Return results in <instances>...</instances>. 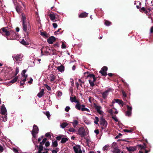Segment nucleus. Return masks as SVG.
<instances>
[{
	"label": "nucleus",
	"instance_id": "bb28decb",
	"mask_svg": "<svg viewBox=\"0 0 153 153\" xmlns=\"http://www.w3.org/2000/svg\"><path fill=\"white\" fill-rule=\"evenodd\" d=\"M99 121V119L97 117H95L94 119V123L95 124L98 125V122Z\"/></svg>",
	"mask_w": 153,
	"mask_h": 153
},
{
	"label": "nucleus",
	"instance_id": "864d4df0",
	"mask_svg": "<svg viewBox=\"0 0 153 153\" xmlns=\"http://www.w3.org/2000/svg\"><path fill=\"white\" fill-rule=\"evenodd\" d=\"M53 46L55 48L58 47L59 46V44L58 42H57L56 44H54L53 45Z\"/></svg>",
	"mask_w": 153,
	"mask_h": 153
},
{
	"label": "nucleus",
	"instance_id": "b1692460",
	"mask_svg": "<svg viewBox=\"0 0 153 153\" xmlns=\"http://www.w3.org/2000/svg\"><path fill=\"white\" fill-rule=\"evenodd\" d=\"M64 136L62 134H59L57 137H56V140H61L62 137H64Z\"/></svg>",
	"mask_w": 153,
	"mask_h": 153
},
{
	"label": "nucleus",
	"instance_id": "4c0bfd02",
	"mask_svg": "<svg viewBox=\"0 0 153 153\" xmlns=\"http://www.w3.org/2000/svg\"><path fill=\"white\" fill-rule=\"evenodd\" d=\"M88 81H89V83L90 84V85L91 86L93 87L94 86L95 84H94V82L92 81L90 79Z\"/></svg>",
	"mask_w": 153,
	"mask_h": 153
},
{
	"label": "nucleus",
	"instance_id": "a211bd4d",
	"mask_svg": "<svg viewBox=\"0 0 153 153\" xmlns=\"http://www.w3.org/2000/svg\"><path fill=\"white\" fill-rule=\"evenodd\" d=\"M49 78L51 82L53 81L55 79V77L54 76V73L52 74H50Z\"/></svg>",
	"mask_w": 153,
	"mask_h": 153
},
{
	"label": "nucleus",
	"instance_id": "bf43d9fd",
	"mask_svg": "<svg viewBox=\"0 0 153 153\" xmlns=\"http://www.w3.org/2000/svg\"><path fill=\"white\" fill-rule=\"evenodd\" d=\"M62 95V92L61 91H58V95L59 96H60Z\"/></svg>",
	"mask_w": 153,
	"mask_h": 153
},
{
	"label": "nucleus",
	"instance_id": "473e14b6",
	"mask_svg": "<svg viewBox=\"0 0 153 153\" xmlns=\"http://www.w3.org/2000/svg\"><path fill=\"white\" fill-rule=\"evenodd\" d=\"M122 93L123 96V99L124 100L126 99V97L127 96L125 92L124 91H122Z\"/></svg>",
	"mask_w": 153,
	"mask_h": 153
},
{
	"label": "nucleus",
	"instance_id": "774afa93",
	"mask_svg": "<svg viewBox=\"0 0 153 153\" xmlns=\"http://www.w3.org/2000/svg\"><path fill=\"white\" fill-rule=\"evenodd\" d=\"M150 31V33H153V26L151 27Z\"/></svg>",
	"mask_w": 153,
	"mask_h": 153
},
{
	"label": "nucleus",
	"instance_id": "09e8293b",
	"mask_svg": "<svg viewBox=\"0 0 153 153\" xmlns=\"http://www.w3.org/2000/svg\"><path fill=\"white\" fill-rule=\"evenodd\" d=\"M109 113L111 115H113V111L111 109H110L108 111Z\"/></svg>",
	"mask_w": 153,
	"mask_h": 153
},
{
	"label": "nucleus",
	"instance_id": "a878e982",
	"mask_svg": "<svg viewBox=\"0 0 153 153\" xmlns=\"http://www.w3.org/2000/svg\"><path fill=\"white\" fill-rule=\"evenodd\" d=\"M75 108L77 110H80L81 109V104L76 103L75 105Z\"/></svg>",
	"mask_w": 153,
	"mask_h": 153
},
{
	"label": "nucleus",
	"instance_id": "5701e85b",
	"mask_svg": "<svg viewBox=\"0 0 153 153\" xmlns=\"http://www.w3.org/2000/svg\"><path fill=\"white\" fill-rule=\"evenodd\" d=\"M22 23H26V17L25 14L22 13Z\"/></svg>",
	"mask_w": 153,
	"mask_h": 153
},
{
	"label": "nucleus",
	"instance_id": "79ce46f5",
	"mask_svg": "<svg viewBox=\"0 0 153 153\" xmlns=\"http://www.w3.org/2000/svg\"><path fill=\"white\" fill-rule=\"evenodd\" d=\"M126 107L128 109L127 111H131L132 108L131 106H130L128 105H127L126 106Z\"/></svg>",
	"mask_w": 153,
	"mask_h": 153
},
{
	"label": "nucleus",
	"instance_id": "e2e57ef3",
	"mask_svg": "<svg viewBox=\"0 0 153 153\" xmlns=\"http://www.w3.org/2000/svg\"><path fill=\"white\" fill-rule=\"evenodd\" d=\"M97 77H95V76H94V77L93 79V82H95L96 81V80L97 79Z\"/></svg>",
	"mask_w": 153,
	"mask_h": 153
},
{
	"label": "nucleus",
	"instance_id": "a18cd8bd",
	"mask_svg": "<svg viewBox=\"0 0 153 153\" xmlns=\"http://www.w3.org/2000/svg\"><path fill=\"white\" fill-rule=\"evenodd\" d=\"M68 131L70 132H74L75 131V129L74 128H70L68 129Z\"/></svg>",
	"mask_w": 153,
	"mask_h": 153
},
{
	"label": "nucleus",
	"instance_id": "f257e3e1",
	"mask_svg": "<svg viewBox=\"0 0 153 153\" xmlns=\"http://www.w3.org/2000/svg\"><path fill=\"white\" fill-rule=\"evenodd\" d=\"M146 147V146L145 143H143V145L139 144L135 146H129V147H127L126 149L128 151L131 153L137 150V149H144Z\"/></svg>",
	"mask_w": 153,
	"mask_h": 153
},
{
	"label": "nucleus",
	"instance_id": "a19ab883",
	"mask_svg": "<svg viewBox=\"0 0 153 153\" xmlns=\"http://www.w3.org/2000/svg\"><path fill=\"white\" fill-rule=\"evenodd\" d=\"M94 76H95V75L94 74H89L87 75V77H89L91 78H93L94 77Z\"/></svg>",
	"mask_w": 153,
	"mask_h": 153
},
{
	"label": "nucleus",
	"instance_id": "e433bc0d",
	"mask_svg": "<svg viewBox=\"0 0 153 153\" xmlns=\"http://www.w3.org/2000/svg\"><path fill=\"white\" fill-rule=\"evenodd\" d=\"M114 153H119L120 152V150L119 149L115 148L114 149Z\"/></svg>",
	"mask_w": 153,
	"mask_h": 153
},
{
	"label": "nucleus",
	"instance_id": "f3484780",
	"mask_svg": "<svg viewBox=\"0 0 153 153\" xmlns=\"http://www.w3.org/2000/svg\"><path fill=\"white\" fill-rule=\"evenodd\" d=\"M40 34L43 37L45 38H47L48 37V34L46 32L43 31L40 32Z\"/></svg>",
	"mask_w": 153,
	"mask_h": 153
},
{
	"label": "nucleus",
	"instance_id": "393cba45",
	"mask_svg": "<svg viewBox=\"0 0 153 153\" xmlns=\"http://www.w3.org/2000/svg\"><path fill=\"white\" fill-rule=\"evenodd\" d=\"M68 125V124L67 123L64 122L61 124L60 126L62 128H64L66 127Z\"/></svg>",
	"mask_w": 153,
	"mask_h": 153
},
{
	"label": "nucleus",
	"instance_id": "6ab92c4d",
	"mask_svg": "<svg viewBox=\"0 0 153 153\" xmlns=\"http://www.w3.org/2000/svg\"><path fill=\"white\" fill-rule=\"evenodd\" d=\"M114 100L116 102L118 103L119 104H121L122 106H123L124 103L122 100H119V99H114Z\"/></svg>",
	"mask_w": 153,
	"mask_h": 153
},
{
	"label": "nucleus",
	"instance_id": "cd10ccee",
	"mask_svg": "<svg viewBox=\"0 0 153 153\" xmlns=\"http://www.w3.org/2000/svg\"><path fill=\"white\" fill-rule=\"evenodd\" d=\"M52 146L54 147H56L58 146L57 142L56 140L55 141L52 143Z\"/></svg>",
	"mask_w": 153,
	"mask_h": 153
},
{
	"label": "nucleus",
	"instance_id": "49530a36",
	"mask_svg": "<svg viewBox=\"0 0 153 153\" xmlns=\"http://www.w3.org/2000/svg\"><path fill=\"white\" fill-rule=\"evenodd\" d=\"M70 109V108L69 106H67L65 108V111H66L68 112L69 111Z\"/></svg>",
	"mask_w": 153,
	"mask_h": 153
},
{
	"label": "nucleus",
	"instance_id": "58836bf2",
	"mask_svg": "<svg viewBox=\"0 0 153 153\" xmlns=\"http://www.w3.org/2000/svg\"><path fill=\"white\" fill-rule=\"evenodd\" d=\"M131 111H127L126 113V115L128 116H130L131 115Z\"/></svg>",
	"mask_w": 153,
	"mask_h": 153
},
{
	"label": "nucleus",
	"instance_id": "dca6fc26",
	"mask_svg": "<svg viewBox=\"0 0 153 153\" xmlns=\"http://www.w3.org/2000/svg\"><path fill=\"white\" fill-rule=\"evenodd\" d=\"M49 16L50 17V19L53 21L54 22L56 19L55 14L53 13H50Z\"/></svg>",
	"mask_w": 153,
	"mask_h": 153
},
{
	"label": "nucleus",
	"instance_id": "9b49d317",
	"mask_svg": "<svg viewBox=\"0 0 153 153\" xmlns=\"http://www.w3.org/2000/svg\"><path fill=\"white\" fill-rule=\"evenodd\" d=\"M94 107L96 110L97 112L100 114H102V111L100 110L101 107L100 106H98L97 105H94Z\"/></svg>",
	"mask_w": 153,
	"mask_h": 153
},
{
	"label": "nucleus",
	"instance_id": "0e129e2a",
	"mask_svg": "<svg viewBox=\"0 0 153 153\" xmlns=\"http://www.w3.org/2000/svg\"><path fill=\"white\" fill-rule=\"evenodd\" d=\"M107 75H108L110 77H112L114 75V74L111 73H109L108 74H107Z\"/></svg>",
	"mask_w": 153,
	"mask_h": 153
},
{
	"label": "nucleus",
	"instance_id": "8fccbe9b",
	"mask_svg": "<svg viewBox=\"0 0 153 153\" xmlns=\"http://www.w3.org/2000/svg\"><path fill=\"white\" fill-rule=\"evenodd\" d=\"M108 149V146H105L103 148V150L104 151L107 150Z\"/></svg>",
	"mask_w": 153,
	"mask_h": 153
},
{
	"label": "nucleus",
	"instance_id": "3c124183",
	"mask_svg": "<svg viewBox=\"0 0 153 153\" xmlns=\"http://www.w3.org/2000/svg\"><path fill=\"white\" fill-rule=\"evenodd\" d=\"M26 72V70H24L22 71V73L21 74L22 75H24L25 74V73Z\"/></svg>",
	"mask_w": 153,
	"mask_h": 153
},
{
	"label": "nucleus",
	"instance_id": "5fc2aeb1",
	"mask_svg": "<svg viewBox=\"0 0 153 153\" xmlns=\"http://www.w3.org/2000/svg\"><path fill=\"white\" fill-rule=\"evenodd\" d=\"M66 47V46L65 44L63 42H62V48H65Z\"/></svg>",
	"mask_w": 153,
	"mask_h": 153
},
{
	"label": "nucleus",
	"instance_id": "423d86ee",
	"mask_svg": "<svg viewBox=\"0 0 153 153\" xmlns=\"http://www.w3.org/2000/svg\"><path fill=\"white\" fill-rule=\"evenodd\" d=\"M78 134L81 136V137H85L86 134L84 128L82 127L80 128L78 130Z\"/></svg>",
	"mask_w": 153,
	"mask_h": 153
},
{
	"label": "nucleus",
	"instance_id": "2f4dec72",
	"mask_svg": "<svg viewBox=\"0 0 153 153\" xmlns=\"http://www.w3.org/2000/svg\"><path fill=\"white\" fill-rule=\"evenodd\" d=\"M104 24L106 26H109L111 24V22L105 20Z\"/></svg>",
	"mask_w": 153,
	"mask_h": 153
},
{
	"label": "nucleus",
	"instance_id": "20e7f679",
	"mask_svg": "<svg viewBox=\"0 0 153 153\" xmlns=\"http://www.w3.org/2000/svg\"><path fill=\"white\" fill-rule=\"evenodd\" d=\"M22 23L23 30L27 34L30 29V26L29 23L27 24L26 22Z\"/></svg>",
	"mask_w": 153,
	"mask_h": 153
},
{
	"label": "nucleus",
	"instance_id": "69168bd1",
	"mask_svg": "<svg viewBox=\"0 0 153 153\" xmlns=\"http://www.w3.org/2000/svg\"><path fill=\"white\" fill-rule=\"evenodd\" d=\"M33 81V80L32 79V78H31L30 80L28 82V83H32Z\"/></svg>",
	"mask_w": 153,
	"mask_h": 153
},
{
	"label": "nucleus",
	"instance_id": "c9c22d12",
	"mask_svg": "<svg viewBox=\"0 0 153 153\" xmlns=\"http://www.w3.org/2000/svg\"><path fill=\"white\" fill-rule=\"evenodd\" d=\"M133 131V129L132 128H131L130 130L128 129H125L123 130V131L125 132H129L130 133H131V132Z\"/></svg>",
	"mask_w": 153,
	"mask_h": 153
},
{
	"label": "nucleus",
	"instance_id": "603ef678",
	"mask_svg": "<svg viewBox=\"0 0 153 153\" xmlns=\"http://www.w3.org/2000/svg\"><path fill=\"white\" fill-rule=\"evenodd\" d=\"M21 43L24 45H27V43L24 40V39H23L22 41H21Z\"/></svg>",
	"mask_w": 153,
	"mask_h": 153
},
{
	"label": "nucleus",
	"instance_id": "f704fd0d",
	"mask_svg": "<svg viewBox=\"0 0 153 153\" xmlns=\"http://www.w3.org/2000/svg\"><path fill=\"white\" fill-rule=\"evenodd\" d=\"M78 122L77 120H74L73 122L72 123V124L73 126L75 127L78 124Z\"/></svg>",
	"mask_w": 153,
	"mask_h": 153
},
{
	"label": "nucleus",
	"instance_id": "de8ad7c7",
	"mask_svg": "<svg viewBox=\"0 0 153 153\" xmlns=\"http://www.w3.org/2000/svg\"><path fill=\"white\" fill-rule=\"evenodd\" d=\"M112 118L114 119L115 121L118 122V120L117 119V117L115 116H112Z\"/></svg>",
	"mask_w": 153,
	"mask_h": 153
},
{
	"label": "nucleus",
	"instance_id": "9d476101",
	"mask_svg": "<svg viewBox=\"0 0 153 153\" xmlns=\"http://www.w3.org/2000/svg\"><path fill=\"white\" fill-rule=\"evenodd\" d=\"M12 57L13 59L15 58L16 61H19L22 60V59L23 57V56L21 54H18L16 55V56H15L14 57L13 56Z\"/></svg>",
	"mask_w": 153,
	"mask_h": 153
},
{
	"label": "nucleus",
	"instance_id": "680f3d73",
	"mask_svg": "<svg viewBox=\"0 0 153 153\" xmlns=\"http://www.w3.org/2000/svg\"><path fill=\"white\" fill-rule=\"evenodd\" d=\"M3 151V148L2 146H0V152H2Z\"/></svg>",
	"mask_w": 153,
	"mask_h": 153
},
{
	"label": "nucleus",
	"instance_id": "13d9d810",
	"mask_svg": "<svg viewBox=\"0 0 153 153\" xmlns=\"http://www.w3.org/2000/svg\"><path fill=\"white\" fill-rule=\"evenodd\" d=\"M53 25L54 28H56L57 26V24L55 23H53Z\"/></svg>",
	"mask_w": 153,
	"mask_h": 153
},
{
	"label": "nucleus",
	"instance_id": "6e6d98bb",
	"mask_svg": "<svg viewBox=\"0 0 153 153\" xmlns=\"http://www.w3.org/2000/svg\"><path fill=\"white\" fill-rule=\"evenodd\" d=\"M43 136H42L40 137H39L38 138V142H40L42 139H43Z\"/></svg>",
	"mask_w": 153,
	"mask_h": 153
},
{
	"label": "nucleus",
	"instance_id": "aec40b11",
	"mask_svg": "<svg viewBox=\"0 0 153 153\" xmlns=\"http://www.w3.org/2000/svg\"><path fill=\"white\" fill-rule=\"evenodd\" d=\"M57 69L59 71L62 72L64 70V67L63 65H62L58 67Z\"/></svg>",
	"mask_w": 153,
	"mask_h": 153
},
{
	"label": "nucleus",
	"instance_id": "0eeeda50",
	"mask_svg": "<svg viewBox=\"0 0 153 153\" xmlns=\"http://www.w3.org/2000/svg\"><path fill=\"white\" fill-rule=\"evenodd\" d=\"M108 69V68L106 66H103L101 70L99 71V73L101 74L102 76H106L107 75L106 71Z\"/></svg>",
	"mask_w": 153,
	"mask_h": 153
},
{
	"label": "nucleus",
	"instance_id": "6e6552de",
	"mask_svg": "<svg viewBox=\"0 0 153 153\" xmlns=\"http://www.w3.org/2000/svg\"><path fill=\"white\" fill-rule=\"evenodd\" d=\"M111 91V89L108 88V90L105 91L102 93H101V94H102V97L104 99H107V96L108 95L109 92Z\"/></svg>",
	"mask_w": 153,
	"mask_h": 153
},
{
	"label": "nucleus",
	"instance_id": "37998d69",
	"mask_svg": "<svg viewBox=\"0 0 153 153\" xmlns=\"http://www.w3.org/2000/svg\"><path fill=\"white\" fill-rule=\"evenodd\" d=\"M19 67H17L16 68V74H15V76H16L18 74L19 72Z\"/></svg>",
	"mask_w": 153,
	"mask_h": 153
},
{
	"label": "nucleus",
	"instance_id": "c03bdc74",
	"mask_svg": "<svg viewBox=\"0 0 153 153\" xmlns=\"http://www.w3.org/2000/svg\"><path fill=\"white\" fill-rule=\"evenodd\" d=\"M146 146V147L144 149H141V150H145V153H148V152H149L150 151V150L149 149V150H147L146 149V143H144Z\"/></svg>",
	"mask_w": 153,
	"mask_h": 153
},
{
	"label": "nucleus",
	"instance_id": "2eb2a0df",
	"mask_svg": "<svg viewBox=\"0 0 153 153\" xmlns=\"http://www.w3.org/2000/svg\"><path fill=\"white\" fill-rule=\"evenodd\" d=\"M16 10L19 13L21 12V11L24 9L21 6L18 5L16 8Z\"/></svg>",
	"mask_w": 153,
	"mask_h": 153
},
{
	"label": "nucleus",
	"instance_id": "4d7b16f0",
	"mask_svg": "<svg viewBox=\"0 0 153 153\" xmlns=\"http://www.w3.org/2000/svg\"><path fill=\"white\" fill-rule=\"evenodd\" d=\"M94 132L96 134V135H98L99 133L98 129L95 130H94Z\"/></svg>",
	"mask_w": 153,
	"mask_h": 153
},
{
	"label": "nucleus",
	"instance_id": "ea45409f",
	"mask_svg": "<svg viewBox=\"0 0 153 153\" xmlns=\"http://www.w3.org/2000/svg\"><path fill=\"white\" fill-rule=\"evenodd\" d=\"M81 110L82 111H86L88 112H89V110L88 109L86 108H81Z\"/></svg>",
	"mask_w": 153,
	"mask_h": 153
},
{
	"label": "nucleus",
	"instance_id": "4468645a",
	"mask_svg": "<svg viewBox=\"0 0 153 153\" xmlns=\"http://www.w3.org/2000/svg\"><path fill=\"white\" fill-rule=\"evenodd\" d=\"M88 14L85 12H84L80 13L79 15V18H85L87 17Z\"/></svg>",
	"mask_w": 153,
	"mask_h": 153
},
{
	"label": "nucleus",
	"instance_id": "7ed1b4c3",
	"mask_svg": "<svg viewBox=\"0 0 153 153\" xmlns=\"http://www.w3.org/2000/svg\"><path fill=\"white\" fill-rule=\"evenodd\" d=\"M39 129L37 126L34 125L33 126V129L31 131V134L33 137L35 138L36 134L38 133Z\"/></svg>",
	"mask_w": 153,
	"mask_h": 153
},
{
	"label": "nucleus",
	"instance_id": "f03ea898",
	"mask_svg": "<svg viewBox=\"0 0 153 153\" xmlns=\"http://www.w3.org/2000/svg\"><path fill=\"white\" fill-rule=\"evenodd\" d=\"M100 124L102 126L101 128L105 131V128L107 127V126L108 123L106 120L103 118L102 117H101L100 119Z\"/></svg>",
	"mask_w": 153,
	"mask_h": 153
},
{
	"label": "nucleus",
	"instance_id": "39448f33",
	"mask_svg": "<svg viewBox=\"0 0 153 153\" xmlns=\"http://www.w3.org/2000/svg\"><path fill=\"white\" fill-rule=\"evenodd\" d=\"M1 30L5 34V35L7 36H9L10 34H12L13 35L15 33L12 31H11L10 32L7 30L6 27H3L1 29Z\"/></svg>",
	"mask_w": 153,
	"mask_h": 153
},
{
	"label": "nucleus",
	"instance_id": "052dcab7",
	"mask_svg": "<svg viewBox=\"0 0 153 153\" xmlns=\"http://www.w3.org/2000/svg\"><path fill=\"white\" fill-rule=\"evenodd\" d=\"M141 10L144 11V12L146 11L145 8L143 7H142L140 10V11H141Z\"/></svg>",
	"mask_w": 153,
	"mask_h": 153
},
{
	"label": "nucleus",
	"instance_id": "c756f323",
	"mask_svg": "<svg viewBox=\"0 0 153 153\" xmlns=\"http://www.w3.org/2000/svg\"><path fill=\"white\" fill-rule=\"evenodd\" d=\"M2 116V118H3L2 120L3 121L5 122L7 120V118L6 116L7 114L3 115Z\"/></svg>",
	"mask_w": 153,
	"mask_h": 153
},
{
	"label": "nucleus",
	"instance_id": "1a4fd4ad",
	"mask_svg": "<svg viewBox=\"0 0 153 153\" xmlns=\"http://www.w3.org/2000/svg\"><path fill=\"white\" fill-rule=\"evenodd\" d=\"M73 149L75 153H82L80 146L79 145H76V146H74Z\"/></svg>",
	"mask_w": 153,
	"mask_h": 153
},
{
	"label": "nucleus",
	"instance_id": "72a5a7b5",
	"mask_svg": "<svg viewBox=\"0 0 153 153\" xmlns=\"http://www.w3.org/2000/svg\"><path fill=\"white\" fill-rule=\"evenodd\" d=\"M76 99V96H74V97H70V100L72 102H74Z\"/></svg>",
	"mask_w": 153,
	"mask_h": 153
},
{
	"label": "nucleus",
	"instance_id": "338daca9",
	"mask_svg": "<svg viewBox=\"0 0 153 153\" xmlns=\"http://www.w3.org/2000/svg\"><path fill=\"white\" fill-rule=\"evenodd\" d=\"M52 153H57V150H51Z\"/></svg>",
	"mask_w": 153,
	"mask_h": 153
},
{
	"label": "nucleus",
	"instance_id": "f8f14e48",
	"mask_svg": "<svg viewBox=\"0 0 153 153\" xmlns=\"http://www.w3.org/2000/svg\"><path fill=\"white\" fill-rule=\"evenodd\" d=\"M56 38L54 36H52L48 38V43L50 44H52L56 40Z\"/></svg>",
	"mask_w": 153,
	"mask_h": 153
},
{
	"label": "nucleus",
	"instance_id": "c85d7f7f",
	"mask_svg": "<svg viewBox=\"0 0 153 153\" xmlns=\"http://www.w3.org/2000/svg\"><path fill=\"white\" fill-rule=\"evenodd\" d=\"M18 79V77L16 76L10 82L11 83H14L16 82L17 80Z\"/></svg>",
	"mask_w": 153,
	"mask_h": 153
},
{
	"label": "nucleus",
	"instance_id": "ddd939ff",
	"mask_svg": "<svg viewBox=\"0 0 153 153\" xmlns=\"http://www.w3.org/2000/svg\"><path fill=\"white\" fill-rule=\"evenodd\" d=\"M1 113L3 115L7 114V110L4 105L3 104L1 108Z\"/></svg>",
	"mask_w": 153,
	"mask_h": 153
},
{
	"label": "nucleus",
	"instance_id": "412c9836",
	"mask_svg": "<svg viewBox=\"0 0 153 153\" xmlns=\"http://www.w3.org/2000/svg\"><path fill=\"white\" fill-rule=\"evenodd\" d=\"M44 90L42 89L37 94L38 97L39 98L41 97L44 94Z\"/></svg>",
	"mask_w": 153,
	"mask_h": 153
},
{
	"label": "nucleus",
	"instance_id": "4be33fe9",
	"mask_svg": "<svg viewBox=\"0 0 153 153\" xmlns=\"http://www.w3.org/2000/svg\"><path fill=\"white\" fill-rule=\"evenodd\" d=\"M68 140V138L67 137H62L60 142L61 143H65Z\"/></svg>",
	"mask_w": 153,
	"mask_h": 153
},
{
	"label": "nucleus",
	"instance_id": "7c9ffc66",
	"mask_svg": "<svg viewBox=\"0 0 153 153\" xmlns=\"http://www.w3.org/2000/svg\"><path fill=\"white\" fill-rule=\"evenodd\" d=\"M41 51L42 53H43V52H45L46 53H48V51H47L46 47H43L41 49Z\"/></svg>",
	"mask_w": 153,
	"mask_h": 153
}]
</instances>
